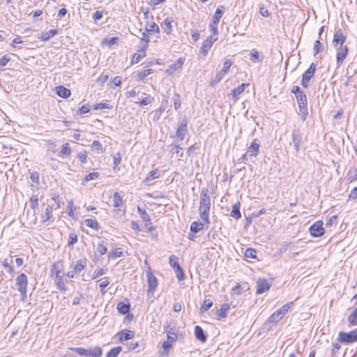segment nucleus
<instances>
[{"instance_id":"1","label":"nucleus","mask_w":357,"mask_h":357,"mask_svg":"<svg viewBox=\"0 0 357 357\" xmlns=\"http://www.w3.org/2000/svg\"><path fill=\"white\" fill-rule=\"evenodd\" d=\"M207 188H203L200 192L199 214L202 220L206 224H209V211L211 208V198Z\"/></svg>"},{"instance_id":"2","label":"nucleus","mask_w":357,"mask_h":357,"mask_svg":"<svg viewBox=\"0 0 357 357\" xmlns=\"http://www.w3.org/2000/svg\"><path fill=\"white\" fill-rule=\"evenodd\" d=\"M165 332L167 336V340L163 342L162 347L164 349L162 351H160V357H167L169 356L168 350L172 347V343L176 341V337L170 336V334H174V326H172L168 324L165 326Z\"/></svg>"},{"instance_id":"3","label":"nucleus","mask_w":357,"mask_h":357,"mask_svg":"<svg viewBox=\"0 0 357 357\" xmlns=\"http://www.w3.org/2000/svg\"><path fill=\"white\" fill-rule=\"evenodd\" d=\"M15 286L20 294L21 299L24 301L27 295L28 278L24 273H20L15 278Z\"/></svg>"},{"instance_id":"4","label":"nucleus","mask_w":357,"mask_h":357,"mask_svg":"<svg viewBox=\"0 0 357 357\" xmlns=\"http://www.w3.org/2000/svg\"><path fill=\"white\" fill-rule=\"evenodd\" d=\"M70 349L78 355L85 357H100L102 354V349L100 347L84 349L82 347H72Z\"/></svg>"},{"instance_id":"5","label":"nucleus","mask_w":357,"mask_h":357,"mask_svg":"<svg viewBox=\"0 0 357 357\" xmlns=\"http://www.w3.org/2000/svg\"><path fill=\"white\" fill-rule=\"evenodd\" d=\"M299 107V114L303 121H305L308 115L307 99L305 93L296 97Z\"/></svg>"},{"instance_id":"6","label":"nucleus","mask_w":357,"mask_h":357,"mask_svg":"<svg viewBox=\"0 0 357 357\" xmlns=\"http://www.w3.org/2000/svg\"><path fill=\"white\" fill-rule=\"evenodd\" d=\"M337 340L344 344H349L354 342L357 341V328L354 330L346 333V332H340L338 334Z\"/></svg>"},{"instance_id":"7","label":"nucleus","mask_w":357,"mask_h":357,"mask_svg":"<svg viewBox=\"0 0 357 357\" xmlns=\"http://www.w3.org/2000/svg\"><path fill=\"white\" fill-rule=\"evenodd\" d=\"M291 137L292 141L291 144L294 146L295 153H298L301 150V145L303 144V137L301 130L298 128L294 129Z\"/></svg>"},{"instance_id":"8","label":"nucleus","mask_w":357,"mask_h":357,"mask_svg":"<svg viewBox=\"0 0 357 357\" xmlns=\"http://www.w3.org/2000/svg\"><path fill=\"white\" fill-rule=\"evenodd\" d=\"M147 282H148V294H153L156 290L158 282L157 278L151 272V268L146 271Z\"/></svg>"},{"instance_id":"9","label":"nucleus","mask_w":357,"mask_h":357,"mask_svg":"<svg viewBox=\"0 0 357 357\" xmlns=\"http://www.w3.org/2000/svg\"><path fill=\"white\" fill-rule=\"evenodd\" d=\"M310 233L313 237H320L324 234L325 230L323 227V222L321 220L314 222L309 229Z\"/></svg>"},{"instance_id":"10","label":"nucleus","mask_w":357,"mask_h":357,"mask_svg":"<svg viewBox=\"0 0 357 357\" xmlns=\"http://www.w3.org/2000/svg\"><path fill=\"white\" fill-rule=\"evenodd\" d=\"M337 50V55H336V62H337V66L340 67L342 63L344 62V59L347 58L348 53H349V48L347 45L342 46V47H335Z\"/></svg>"},{"instance_id":"11","label":"nucleus","mask_w":357,"mask_h":357,"mask_svg":"<svg viewBox=\"0 0 357 357\" xmlns=\"http://www.w3.org/2000/svg\"><path fill=\"white\" fill-rule=\"evenodd\" d=\"M188 133V119L183 117L180 125L178 126L176 135L180 140H183L186 134Z\"/></svg>"},{"instance_id":"12","label":"nucleus","mask_w":357,"mask_h":357,"mask_svg":"<svg viewBox=\"0 0 357 357\" xmlns=\"http://www.w3.org/2000/svg\"><path fill=\"white\" fill-rule=\"evenodd\" d=\"M347 40L346 36L343 31L340 29L334 34L333 44L335 47L345 46L344 43Z\"/></svg>"},{"instance_id":"13","label":"nucleus","mask_w":357,"mask_h":357,"mask_svg":"<svg viewBox=\"0 0 357 357\" xmlns=\"http://www.w3.org/2000/svg\"><path fill=\"white\" fill-rule=\"evenodd\" d=\"M218 40L217 37L208 36L206 40L202 43V47L200 48V52L206 55L209 50L211 48L213 44Z\"/></svg>"},{"instance_id":"14","label":"nucleus","mask_w":357,"mask_h":357,"mask_svg":"<svg viewBox=\"0 0 357 357\" xmlns=\"http://www.w3.org/2000/svg\"><path fill=\"white\" fill-rule=\"evenodd\" d=\"M271 284L265 278H259L257 281V294H261L270 289Z\"/></svg>"},{"instance_id":"15","label":"nucleus","mask_w":357,"mask_h":357,"mask_svg":"<svg viewBox=\"0 0 357 357\" xmlns=\"http://www.w3.org/2000/svg\"><path fill=\"white\" fill-rule=\"evenodd\" d=\"M116 335L119 337V340L122 342L123 340L126 341L132 339L135 335V332L130 330H123L119 331Z\"/></svg>"},{"instance_id":"16","label":"nucleus","mask_w":357,"mask_h":357,"mask_svg":"<svg viewBox=\"0 0 357 357\" xmlns=\"http://www.w3.org/2000/svg\"><path fill=\"white\" fill-rule=\"evenodd\" d=\"M183 63V59L182 58H178L176 62L171 64L168 67L166 70L167 73L169 75L174 74L177 70L181 68Z\"/></svg>"},{"instance_id":"17","label":"nucleus","mask_w":357,"mask_h":357,"mask_svg":"<svg viewBox=\"0 0 357 357\" xmlns=\"http://www.w3.org/2000/svg\"><path fill=\"white\" fill-rule=\"evenodd\" d=\"M260 144L257 142V139L251 143L248 149L247 153L250 156H256L259 153Z\"/></svg>"},{"instance_id":"18","label":"nucleus","mask_w":357,"mask_h":357,"mask_svg":"<svg viewBox=\"0 0 357 357\" xmlns=\"http://www.w3.org/2000/svg\"><path fill=\"white\" fill-rule=\"evenodd\" d=\"M195 335L196 339L202 342H205L207 340V335L199 326H196L195 327Z\"/></svg>"},{"instance_id":"19","label":"nucleus","mask_w":357,"mask_h":357,"mask_svg":"<svg viewBox=\"0 0 357 357\" xmlns=\"http://www.w3.org/2000/svg\"><path fill=\"white\" fill-rule=\"evenodd\" d=\"M230 308L228 303H224L220 306V308L217 311V319L220 320L227 316V312Z\"/></svg>"},{"instance_id":"20","label":"nucleus","mask_w":357,"mask_h":357,"mask_svg":"<svg viewBox=\"0 0 357 357\" xmlns=\"http://www.w3.org/2000/svg\"><path fill=\"white\" fill-rule=\"evenodd\" d=\"M56 94L63 98H67L71 95L70 91L63 86H59L56 88Z\"/></svg>"},{"instance_id":"21","label":"nucleus","mask_w":357,"mask_h":357,"mask_svg":"<svg viewBox=\"0 0 357 357\" xmlns=\"http://www.w3.org/2000/svg\"><path fill=\"white\" fill-rule=\"evenodd\" d=\"M117 310L121 314H126L130 310V305L128 302H119L117 305Z\"/></svg>"},{"instance_id":"22","label":"nucleus","mask_w":357,"mask_h":357,"mask_svg":"<svg viewBox=\"0 0 357 357\" xmlns=\"http://www.w3.org/2000/svg\"><path fill=\"white\" fill-rule=\"evenodd\" d=\"M248 84H249L243 83L241 85H239L238 86L234 88L231 91V96L234 100H237V96L241 95L245 91V87L248 86Z\"/></svg>"},{"instance_id":"23","label":"nucleus","mask_w":357,"mask_h":357,"mask_svg":"<svg viewBox=\"0 0 357 357\" xmlns=\"http://www.w3.org/2000/svg\"><path fill=\"white\" fill-rule=\"evenodd\" d=\"M225 12V7L223 6H219L213 15L212 21L215 22V23H219L220 20L222 17Z\"/></svg>"},{"instance_id":"24","label":"nucleus","mask_w":357,"mask_h":357,"mask_svg":"<svg viewBox=\"0 0 357 357\" xmlns=\"http://www.w3.org/2000/svg\"><path fill=\"white\" fill-rule=\"evenodd\" d=\"M58 33V31L56 29H51L46 32H43L40 37L39 38L40 40L42 41H47L52 37H54L55 35H56Z\"/></svg>"},{"instance_id":"25","label":"nucleus","mask_w":357,"mask_h":357,"mask_svg":"<svg viewBox=\"0 0 357 357\" xmlns=\"http://www.w3.org/2000/svg\"><path fill=\"white\" fill-rule=\"evenodd\" d=\"M241 203L239 202L235 203L232 206V210L231 211V216L238 220L241 218V213L240 211Z\"/></svg>"},{"instance_id":"26","label":"nucleus","mask_w":357,"mask_h":357,"mask_svg":"<svg viewBox=\"0 0 357 357\" xmlns=\"http://www.w3.org/2000/svg\"><path fill=\"white\" fill-rule=\"evenodd\" d=\"M282 319V317L279 315V312H276L275 311L269 317L266 325H268L269 327H271L273 324L278 322Z\"/></svg>"},{"instance_id":"27","label":"nucleus","mask_w":357,"mask_h":357,"mask_svg":"<svg viewBox=\"0 0 357 357\" xmlns=\"http://www.w3.org/2000/svg\"><path fill=\"white\" fill-rule=\"evenodd\" d=\"M226 73L222 70H220L215 75V76L211 79L210 82L211 86H215L218 83H219L225 76Z\"/></svg>"},{"instance_id":"28","label":"nucleus","mask_w":357,"mask_h":357,"mask_svg":"<svg viewBox=\"0 0 357 357\" xmlns=\"http://www.w3.org/2000/svg\"><path fill=\"white\" fill-rule=\"evenodd\" d=\"M72 150L70 147L69 143H65L62 145L61 150L59 153V156L61 158H65L66 156H68L71 154Z\"/></svg>"},{"instance_id":"29","label":"nucleus","mask_w":357,"mask_h":357,"mask_svg":"<svg viewBox=\"0 0 357 357\" xmlns=\"http://www.w3.org/2000/svg\"><path fill=\"white\" fill-rule=\"evenodd\" d=\"M123 203V197L118 192H115L113 195V206L118 208Z\"/></svg>"},{"instance_id":"30","label":"nucleus","mask_w":357,"mask_h":357,"mask_svg":"<svg viewBox=\"0 0 357 357\" xmlns=\"http://www.w3.org/2000/svg\"><path fill=\"white\" fill-rule=\"evenodd\" d=\"M13 262V260H10V262L8 261V259H3L1 261L2 266L7 270V271L13 275L15 274L14 268L10 265V263Z\"/></svg>"},{"instance_id":"31","label":"nucleus","mask_w":357,"mask_h":357,"mask_svg":"<svg viewBox=\"0 0 357 357\" xmlns=\"http://www.w3.org/2000/svg\"><path fill=\"white\" fill-rule=\"evenodd\" d=\"M52 211H53V207L50 205L47 206V207L45 208V210L44 211V213L42 214V215H41L43 222H46L51 218Z\"/></svg>"},{"instance_id":"32","label":"nucleus","mask_w":357,"mask_h":357,"mask_svg":"<svg viewBox=\"0 0 357 357\" xmlns=\"http://www.w3.org/2000/svg\"><path fill=\"white\" fill-rule=\"evenodd\" d=\"M179 259L178 257H176L174 255H172L169 257V263L171 267H172L174 269H177L179 267H181L179 264Z\"/></svg>"},{"instance_id":"33","label":"nucleus","mask_w":357,"mask_h":357,"mask_svg":"<svg viewBox=\"0 0 357 357\" xmlns=\"http://www.w3.org/2000/svg\"><path fill=\"white\" fill-rule=\"evenodd\" d=\"M204 228V224L202 222L194 221L190 225V231L193 233H197Z\"/></svg>"},{"instance_id":"34","label":"nucleus","mask_w":357,"mask_h":357,"mask_svg":"<svg viewBox=\"0 0 357 357\" xmlns=\"http://www.w3.org/2000/svg\"><path fill=\"white\" fill-rule=\"evenodd\" d=\"M84 224L87 227H89L91 229H93L96 231H98L99 229V224H98V221L96 220L87 218L84 220Z\"/></svg>"},{"instance_id":"35","label":"nucleus","mask_w":357,"mask_h":357,"mask_svg":"<svg viewBox=\"0 0 357 357\" xmlns=\"http://www.w3.org/2000/svg\"><path fill=\"white\" fill-rule=\"evenodd\" d=\"M145 55L146 49H144V47H142L141 50H138V53L134 54L132 62L138 63L142 57L145 56Z\"/></svg>"},{"instance_id":"36","label":"nucleus","mask_w":357,"mask_h":357,"mask_svg":"<svg viewBox=\"0 0 357 357\" xmlns=\"http://www.w3.org/2000/svg\"><path fill=\"white\" fill-rule=\"evenodd\" d=\"M86 259H79L77 261L74 269L77 273L81 272L86 266Z\"/></svg>"},{"instance_id":"37","label":"nucleus","mask_w":357,"mask_h":357,"mask_svg":"<svg viewBox=\"0 0 357 357\" xmlns=\"http://www.w3.org/2000/svg\"><path fill=\"white\" fill-rule=\"evenodd\" d=\"M160 176V172L158 171V169H153L151 171L149 174L147 175L145 181L149 182L151 181L153 179L158 178Z\"/></svg>"},{"instance_id":"38","label":"nucleus","mask_w":357,"mask_h":357,"mask_svg":"<svg viewBox=\"0 0 357 357\" xmlns=\"http://www.w3.org/2000/svg\"><path fill=\"white\" fill-rule=\"evenodd\" d=\"M315 70H316V65L314 63H312L310 64V67L303 74V75L311 79L314 76Z\"/></svg>"},{"instance_id":"39","label":"nucleus","mask_w":357,"mask_h":357,"mask_svg":"<svg viewBox=\"0 0 357 357\" xmlns=\"http://www.w3.org/2000/svg\"><path fill=\"white\" fill-rule=\"evenodd\" d=\"M293 303L289 302L283 306H282L280 309L276 310V312H279V315L282 317V318L285 315V314L288 312Z\"/></svg>"},{"instance_id":"40","label":"nucleus","mask_w":357,"mask_h":357,"mask_svg":"<svg viewBox=\"0 0 357 357\" xmlns=\"http://www.w3.org/2000/svg\"><path fill=\"white\" fill-rule=\"evenodd\" d=\"M56 284L57 286V288L62 292H65L66 291V287L65 284V282L63 279V276L60 278H56Z\"/></svg>"},{"instance_id":"41","label":"nucleus","mask_w":357,"mask_h":357,"mask_svg":"<svg viewBox=\"0 0 357 357\" xmlns=\"http://www.w3.org/2000/svg\"><path fill=\"white\" fill-rule=\"evenodd\" d=\"M96 250L100 255H103L107 252V248L105 241H102L97 245Z\"/></svg>"},{"instance_id":"42","label":"nucleus","mask_w":357,"mask_h":357,"mask_svg":"<svg viewBox=\"0 0 357 357\" xmlns=\"http://www.w3.org/2000/svg\"><path fill=\"white\" fill-rule=\"evenodd\" d=\"M213 301L211 299H205L202 305L200 307L202 312H205L208 310L213 306Z\"/></svg>"},{"instance_id":"43","label":"nucleus","mask_w":357,"mask_h":357,"mask_svg":"<svg viewBox=\"0 0 357 357\" xmlns=\"http://www.w3.org/2000/svg\"><path fill=\"white\" fill-rule=\"evenodd\" d=\"M121 351L122 347L120 346L114 347L109 352H107L105 357H117Z\"/></svg>"},{"instance_id":"44","label":"nucleus","mask_w":357,"mask_h":357,"mask_svg":"<svg viewBox=\"0 0 357 357\" xmlns=\"http://www.w3.org/2000/svg\"><path fill=\"white\" fill-rule=\"evenodd\" d=\"M91 149L93 151L100 153L102 151V146L99 141L94 140L91 144Z\"/></svg>"},{"instance_id":"45","label":"nucleus","mask_w":357,"mask_h":357,"mask_svg":"<svg viewBox=\"0 0 357 357\" xmlns=\"http://www.w3.org/2000/svg\"><path fill=\"white\" fill-rule=\"evenodd\" d=\"M172 22H173L172 19L169 18V17H167L164 20V26L165 27V32L167 34L171 33V32L172 31Z\"/></svg>"},{"instance_id":"46","label":"nucleus","mask_w":357,"mask_h":357,"mask_svg":"<svg viewBox=\"0 0 357 357\" xmlns=\"http://www.w3.org/2000/svg\"><path fill=\"white\" fill-rule=\"evenodd\" d=\"M30 205L31 208L36 210L39 206L38 196V195H33L30 198Z\"/></svg>"},{"instance_id":"47","label":"nucleus","mask_w":357,"mask_h":357,"mask_svg":"<svg viewBox=\"0 0 357 357\" xmlns=\"http://www.w3.org/2000/svg\"><path fill=\"white\" fill-rule=\"evenodd\" d=\"M120 248L112 250L108 253L109 259H116L123 256V252L120 250Z\"/></svg>"},{"instance_id":"48","label":"nucleus","mask_w":357,"mask_h":357,"mask_svg":"<svg viewBox=\"0 0 357 357\" xmlns=\"http://www.w3.org/2000/svg\"><path fill=\"white\" fill-rule=\"evenodd\" d=\"M137 211L140 215L141 218L143 220L144 222H150L149 215L147 213V212L144 209H142L138 206Z\"/></svg>"},{"instance_id":"49","label":"nucleus","mask_w":357,"mask_h":357,"mask_svg":"<svg viewBox=\"0 0 357 357\" xmlns=\"http://www.w3.org/2000/svg\"><path fill=\"white\" fill-rule=\"evenodd\" d=\"M51 273L55 275V278H60L62 276L61 268L55 263L52 264Z\"/></svg>"},{"instance_id":"50","label":"nucleus","mask_w":357,"mask_h":357,"mask_svg":"<svg viewBox=\"0 0 357 357\" xmlns=\"http://www.w3.org/2000/svg\"><path fill=\"white\" fill-rule=\"evenodd\" d=\"M113 169H116L121 161V155L120 153H115L113 155Z\"/></svg>"},{"instance_id":"51","label":"nucleus","mask_w":357,"mask_h":357,"mask_svg":"<svg viewBox=\"0 0 357 357\" xmlns=\"http://www.w3.org/2000/svg\"><path fill=\"white\" fill-rule=\"evenodd\" d=\"M324 49L323 44L319 41V40H317L314 43L313 50L314 54L317 55L318 53L321 52Z\"/></svg>"},{"instance_id":"52","label":"nucleus","mask_w":357,"mask_h":357,"mask_svg":"<svg viewBox=\"0 0 357 357\" xmlns=\"http://www.w3.org/2000/svg\"><path fill=\"white\" fill-rule=\"evenodd\" d=\"M152 73H153L152 69L149 68V69L144 70L137 74L138 79L139 80H144L149 75L151 74Z\"/></svg>"},{"instance_id":"53","label":"nucleus","mask_w":357,"mask_h":357,"mask_svg":"<svg viewBox=\"0 0 357 357\" xmlns=\"http://www.w3.org/2000/svg\"><path fill=\"white\" fill-rule=\"evenodd\" d=\"M146 31L147 32L159 33L160 29L158 24L153 22L151 24H148L146 26Z\"/></svg>"},{"instance_id":"54","label":"nucleus","mask_w":357,"mask_h":357,"mask_svg":"<svg viewBox=\"0 0 357 357\" xmlns=\"http://www.w3.org/2000/svg\"><path fill=\"white\" fill-rule=\"evenodd\" d=\"M259 12L261 15L265 17H268L270 15L268 10L266 8L264 3H260L259 5Z\"/></svg>"},{"instance_id":"55","label":"nucleus","mask_w":357,"mask_h":357,"mask_svg":"<svg viewBox=\"0 0 357 357\" xmlns=\"http://www.w3.org/2000/svg\"><path fill=\"white\" fill-rule=\"evenodd\" d=\"M77 241H78V237H77V234L75 232L70 233L69 235V241L68 243V245L69 247L73 246L76 243H77Z\"/></svg>"},{"instance_id":"56","label":"nucleus","mask_w":357,"mask_h":357,"mask_svg":"<svg viewBox=\"0 0 357 357\" xmlns=\"http://www.w3.org/2000/svg\"><path fill=\"white\" fill-rule=\"evenodd\" d=\"M99 173L98 172H91L85 176L84 178V182H88L92 180H96L98 178Z\"/></svg>"},{"instance_id":"57","label":"nucleus","mask_w":357,"mask_h":357,"mask_svg":"<svg viewBox=\"0 0 357 357\" xmlns=\"http://www.w3.org/2000/svg\"><path fill=\"white\" fill-rule=\"evenodd\" d=\"M67 208L68 211V215L73 218H75L74 209H75V208L74 207V203L72 199L68 202Z\"/></svg>"},{"instance_id":"58","label":"nucleus","mask_w":357,"mask_h":357,"mask_svg":"<svg viewBox=\"0 0 357 357\" xmlns=\"http://www.w3.org/2000/svg\"><path fill=\"white\" fill-rule=\"evenodd\" d=\"M218 23H215V22H213V21H211L209 24V29H210L211 31L212 32V33H213L212 36H213V37H216V36L218 33Z\"/></svg>"},{"instance_id":"59","label":"nucleus","mask_w":357,"mask_h":357,"mask_svg":"<svg viewBox=\"0 0 357 357\" xmlns=\"http://www.w3.org/2000/svg\"><path fill=\"white\" fill-rule=\"evenodd\" d=\"M348 322L349 326H356L357 325V315L355 312H352L348 317Z\"/></svg>"},{"instance_id":"60","label":"nucleus","mask_w":357,"mask_h":357,"mask_svg":"<svg viewBox=\"0 0 357 357\" xmlns=\"http://www.w3.org/2000/svg\"><path fill=\"white\" fill-rule=\"evenodd\" d=\"M257 251L253 248H248L245 252V256L248 258L255 259L257 257Z\"/></svg>"},{"instance_id":"61","label":"nucleus","mask_w":357,"mask_h":357,"mask_svg":"<svg viewBox=\"0 0 357 357\" xmlns=\"http://www.w3.org/2000/svg\"><path fill=\"white\" fill-rule=\"evenodd\" d=\"M141 40L144 42V43L142 44V47H143L144 49H146L148 47V46H149V35L146 33L143 32L142 33Z\"/></svg>"},{"instance_id":"62","label":"nucleus","mask_w":357,"mask_h":357,"mask_svg":"<svg viewBox=\"0 0 357 357\" xmlns=\"http://www.w3.org/2000/svg\"><path fill=\"white\" fill-rule=\"evenodd\" d=\"M173 102H174V107L176 110L178 109V108L181 107V100L180 96L178 94L175 93L174 96L172 98Z\"/></svg>"},{"instance_id":"63","label":"nucleus","mask_w":357,"mask_h":357,"mask_svg":"<svg viewBox=\"0 0 357 357\" xmlns=\"http://www.w3.org/2000/svg\"><path fill=\"white\" fill-rule=\"evenodd\" d=\"M110 283L109 280L108 278H104V280L100 284L99 287H100V291L101 292L102 294H104L105 293V287H107L109 284Z\"/></svg>"},{"instance_id":"64","label":"nucleus","mask_w":357,"mask_h":357,"mask_svg":"<svg viewBox=\"0 0 357 357\" xmlns=\"http://www.w3.org/2000/svg\"><path fill=\"white\" fill-rule=\"evenodd\" d=\"M348 179L350 181H354L357 180V167L354 169L353 170L349 172Z\"/></svg>"}]
</instances>
